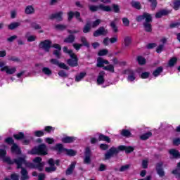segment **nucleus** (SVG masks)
Here are the masks:
<instances>
[{
    "label": "nucleus",
    "instance_id": "obj_1",
    "mask_svg": "<svg viewBox=\"0 0 180 180\" xmlns=\"http://www.w3.org/2000/svg\"><path fill=\"white\" fill-rule=\"evenodd\" d=\"M89 9L91 12H98V11H101V12H112L113 11L115 13H120V6L115 4H112V7L103 4L97 6L90 5L89 6Z\"/></svg>",
    "mask_w": 180,
    "mask_h": 180
},
{
    "label": "nucleus",
    "instance_id": "obj_2",
    "mask_svg": "<svg viewBox=\"0 0 180 180\" xmlns=\"http://www.w3.org/2000/svg\"><path fill=\"white\" fill-rule=\"evenodd\" d=\"M26 158H27V156L26 155H22L21 156L18 157V160H17V169L22 168V165H25L27 168H37L34 163L27 162V160H26Z\"/></svg>",
    "mask_w": 180,
    "mask_h": 180
},
{
    "label": "nucleus",
    "instance_id": "obj_3",
    "mask_svg": "<svg viewBox=\"0 0 180 180\" xmlns=\"http://www.w3.org/2000/svg\"><path fill=\"white\" fill-rule=\"evenodd\" d=\"M48 151L49 149L47 148V146H46L44 143H42L32 148L29 154H32V155H47Z\"/></svg>",
    "mask_w": 180,
    "mask_h": 180
},
{
    "label": "nucleus",
    "instance_id": "obj_4",
    "mask_svg": "<svg viewBox=\"0 0 180 180\" xmlns=\"http://www.w3.org/2000/svg\"><path fill=\"white\" fill-rule=\"evenodd\" d=\"M5 155H6V150L0 149V158H3L4 162H6L9 165H13V164L18 165L17 161L19 160V157L12 160L9 156L6 157Z\"/></svg>",
    "mask_w": 180,
    "mask_h": 180
},
{
    "label": "nucleus",
    "instance_id": "obj_5",
    "mask_svg": "<svg viewBox=\"0 0 180 180\" xmlns=\"http://www.w3.org/2000/svg\"><path fill=\"white\" fill-rule=\"evenodd\" d=\"M117 154H119V150H117V148L112 146L105 153L104 160H110Z\"/></svg>",
    "mask_w": 180,
    "mask_h": 180
},
{
    "label": "nucleus",
    "instance_id": "obj_6",
    "mask_svg": "<svg viewBox=\"0 0 180 180\" xmlns=\"http://www.w3.org/2000/svg\"><path fill=\"white\" fill-rule=\"evenodd\" d=\"M39 48L44 50L45 53H49L50 51V49H51V41L46 39L41 41L39 44Z\"/></svg>",
    "mask_w": 180,
    "mask_h": 180
},
{
    "label": "nucleus",
    "instance_id": "obj_7",
    "mask_svg": "<svg viewBox=\"0 0 180 180\" xmlns=\"http://www.w3.org/2000/svg\"><path fill=\"white\" fill-rule=\"evenodd\" d=\"M0 67H1V72H5L6 74H8L9 75H12V74L16 72V68L15 67L11 68L9 66H5L4 62H0Z\"/></svg>",
    "mask_w": 180,
    "mask_h": 180
},
{
    "label": "nucleus",
    "instance_id": "obj_8",
    "mask_svg": "<svg viewBox=\"0 0 180 180\" xmlns=\"http://www.w3.org/2000/svg\"><path fill=\"white\" fill-rule=\"evenodd\" d=\"M109 31L105 27H100L93 33L94 37H99V36H106Z\"/></svg>",
    "mask_w": 180,
    "mask_h": 180
},
{
    "label": "nucleus",
    "instance_id": "obj_9",
    "mask_svg": "<svg viewBox=\"0 0 180 180\" xmlns=\"http://www.w3.org/2000/svg\"><path fill=\"white\" fill-rule=\"evenodd\" d=\"M63 15H64V12L63 11L52 13L49 15V19L50 20H54V19H56L58 22H63V20H64Z\"/></svg>",
    "mask_w": 180,
    "mask_h": 180
},
{
    "label": "nucleus",
    "instance_id": "obj_10",
    "mask_svg": "<svg viewBox=\"0 0 180 180\" xmlns=\"http://www.w3.org/2000/svg\"><path fill=\"white\" fill-rule=\"evenodd\" d=\"M151 18H153L151 14L148 13H143V15L136 16V22H143L145 19V22H148L149 20H151Z\"/></svg>",
    "mask_w": 180,
    "mask_h": 180
},
{
    "label": "nucleus",
    "instance_id": "obj_11",
    "mask_svg": "<svg viewBox=\"0 0 180 180\" xmlns=\"http://www.w3.org/2000/svg\"><path fill=\"white\" fill-rule=\"evenodd\" d=\"M32 161L36 164L35 167L38 169V170L40 172L43 171L44 168V162H41V157H36Z\"/></svg>",
    "mask_w": 180,
    "mask_h": 180
},
{
    "label": "nucleus",
    "instance_id": "obj_12",
    "mask_svg": "<svg viewBox=\"0 0 180 180\" xmlns=\"http://www.w3.org/2000/svg\"><path fill=\"white\" fill-rule=\"evenodd\" d=\"M91 157H92V151L91 150V148H86L85 152H84V163L91 164Z\"/></svg>",
    "mask_w": 180,
    "mask_h": 180
},
{
    "label": "nucleus",
    "instance_id": "obj_13",
    "mask_svg": "<svg viewBox=\"0 0 180 180\" xmlns=\"http://www.w3.org/2000/svg\"><path fill=\"white\" fill-rule=\"evenodd\" d=\"M20 170V180H29L30 179V176H29V172H27V169L26 168L21 167L19 168Z\"/></svg>",
    "mask_w": 180,
    "mask_h": 180
},
{
    "label": "nucleus",
    "instance_id": "obj_14",
    "mask_svg": "<svg viewBox=\"0 0 180 180\" xmlns=\"http://www.w3.org/2000/svg\"><path fill=\"white\" fill-rule=\"evenodd\" d=\"M164 165V162H159L156 164V171L159 176L162 178V176H165V172H164V169H162V166Z\"/></svg>",
    "mask_w": 180,
    "mask_h": 180
},
{
    "label": "nucleus",
    "instance_id": "obj_15",
    "mask_svg": "<svg viewBox=\"0 0 180 180\" xmlns=\"http://www.w3.org/2000/svg\"><path fill=\"white\" fill-rule=\"evenodd\" d=\"M151 22H153V18H150V20H149V21H145L143 22L144 30L148 33H151V32H153V26L151 25Z\"/></svg>",
    "mask_w": 180,
    "mask_h": 180
},
{
    "label": "nucleus",
    "instance_id": "obj_16",
    "mask_svg": "<svg viewBox=\"0 0 180 180\" xmlns=\"http://www.w3.org/2000/svg\"><path fill=\"white\" fill-rule=\"evenodd\" d=\"M105 64L106 65H109V62L108 61V60L106 59H103V58H98L97 59V64H96V67H98V68H103V67H105Z\"/></svg>",
    "mask_w": 180,
    "mask_h": 180
},
{
    "label": "nucleus",
    "instance_id": "obj_17",
    "mask_svg": "<svg viewBox=\"0 0 180 180\" xmlns=\"http://www.w3.org/2000/svg\"><path fill=\"white\" fill-rule=\"evenodd\" d=\"M11 153L13 154H16L17 155H20L22 154V150H20V148L16 144L13 143V146H11Z\"/></svg>",
    "mask_w": 180,
    "mask_h": 180
},
{
    "label": "nucleus",
    "instance_id": "obj_18",
    "mask_svg": "<svg viewBox=\"0 0 180 180\" xmlns=\"http://www.w3.org/2000/svg\"><path fill=\"white\" fill-rule=\"evenodd\" d=\"M53 150L57 151L58 154H61V153H64L65 151V148L61 143H57L53 148Z\"/></svg>",
    "mask_w": 180,
    "mask_h": 180
},
{
    "label": "nucleus",
    "instance_id": "obj_19",
    "mask_svg": "<svg viewBox=\"0 0 180 180\" xmlns=\"http://www.w3.org/2000/svg\"><path fill=\"white\" fill-rule=\"evenodd\" d=\"M105 71H101L98 74V77L97 78V83L98 85H101L105 82Z\"/></svg>",
    "mask_w": 180,
    "mask_h": 180
},
{
    "label": "nucleus",
    "instance_id": "obj_20",
    "mask_svg": "<svg viewBox=\"0 0 180 180\" xmlns=\"http://www.w3.org/2000/svg\"><path fill=\"white\" fill-rule=\"evenodd\" d=\"M75 165H77V162H72L71 163L65 172L66 175H71V174L74 172V169H75Z\"/></svg>",
    "mask_w": 180,
    "mask_h": 180
},
{
    "label": "nucleus",
    "instance_id": "obj_21",
    "mask_svg": "<svg viewBox=\"0 0 180 180\" xmlns=\"http://www.w3.org/2000/svg\"><path fill=\"white\" fill-rule=\"evenodd\" d=\"M75 41V35L69 34L66 38L64 39L63 42L69 44H72Z\"/></svg>",
    "mask_w": 180,
    "mask_h": 180
},
{
    "label": "nucleus",
    "instance_id": "obj_22",
    "mask_svg": "<svg viewBox=\"0 0 180 180\" xmlns=\"http://www.w3.org/2000/svg\"><path fill=\"white\" fill-rule=\"evenodd\" d=\"M117 19H115L114 20L111 21L110 23V26L114 33H117L119 32V29L117 28Z\"/></svg>",
    "mask_w": 180,
    "mask_h": 180
},
{
    "label": "nucleus",
    "instance_id": "obj_23",
    "mask_svg": "<svg viewBox=\"0 0 180 180\" xmlns=\"http://www.w3.org/2000/svg\"><path fill=\"white\" fill-rule=\"evenodd\" d=\"M131 37L127 36L124 38V47H130L131 46Z\"/></svg>",
    "mask_w": 180,
    "mask_h": 180
},
{
    "label": "nucleus",
    "instance_id": "obj_24",
    "mask_svg": "<svg viewBox=\"0 0 180 180\" xmlns=\"http://www.w3.org/2000/svg\"><path fill=\"white\" fill-rule=\"evenodd\" d=\"M19 26H20V22H13L8 25V29L9 30H15V29H18V27H19Z\"/></svg>",
    "mask_w": 180,
    "mask_h": 180
},
{
    "label": "nucleus",
    "instance_id": "obj_25",
    "mask_svg": "<svg viewBox=\"0 0 180 180\" xmlns=\"http://www.w3.org/2000/svg\"><path fill=\"white\" fill-rule=\"evenodd\" d=\"M75 141V137L74 136H66L62 139V143H70Z\"/></svg>",
    "mask_w": 180,
    "mask_h": 180
},
{
    "label": "nucleus",
    "instance_id": "obj_26",
    "mask_svg": "<svg viewBox=\"0 0 180 180\" xmlns=\"http://www.w3.org/2000/svg\"><path fill=\"white\" fill-rule=\"evenodd\" d=\"M166 15H168V11L167 10H162L155 14V18L157 19H160L162 18V16H165Z\"/></svg>",
    "mask_w": 180,
    "mask_h": 180
},
{
    "label": "nucleus",
    "instance_id": "obj_27",
    "mask_svg": "<svg viewBox=\"0 0 180 180\" xmlns=\"http://www.w3.org/2000/svg\"><path fill=\"white\" fill-rule=\"evenodd\" d=\"M169 153L171 155H172L173 158H180V153L177 150L171 149L169 150Z\"/></svg>",
    "mask_w": 180,
    "mask_h": 180
},
{
    "label": "nucleus",
    "instance_id": "obj_28",
    "mask_svg": "<svg viewBox=\"0 0 180 180\" xmlns=\"http://www.w3.org/2000/svg\"><path fill=\"white\" fill-rule=\"evenodd\" d=\"M68 64L70 67H78V59H68Z\"/></svg>",
    "mask_w": 180,
    "mask_h": 180
},
{
    "label": "nucleus",
    "instance_id": "obj_29",
    "mask_svg": "<svg viewBox=\"0 0 180 180\" xmlns=\"http://www.w3.org/2000/svg\"><path fill=\"white\" fill-rule=\"evenodd\" d=\"M130 4L132 8H134V9H137L138 11L141 9V4H140L139 1H132Z\"/></svg>",
    "mask_w": 180,
    "mask_h": 180
},
{
    "label": "nucleus",
    "instance_id": "obj_30",
    "mask_svg": "<svg viewBox=\"0 0 180 180\" xmlns=\"http://www.w3.org/2000/svg\"><path fill=\"white\" fill-rule=\"evenodd\" d=\"M68 26L63 24H58L54 26V29L56 30H59L60 32H63L67 29Z\"/></svg>",
    "mask_w": 180,
    "mask_h": 180
},
{
    "label": "nucleus",
    "instance_id": "obj_31",
    "mask_svg": "<svg viewBox=\"0 0 180 180\" xmlns=\"http://www.w3.org/2000/svg\"><path fill=\"white\" fill-rule=\"evenodd\" d=\"M86 75V72H80L79 75L75 76V81L76 82H79L82 79H84Z\"/></svg>",
    "mask_w": 180,
    "mask_h": 180
},
{
    "label": "nucleus",
    "instance_id": "obj_32",
    "mask_svg": "<svg viewBox=\"0 0 180 180\" xmlns=\"http://www.w3.org/2000/svg\"><path fill=\"white\" fill-rule=\"evenodd\" d=\"M91 22H87L86 23V25H84V27H83V32L84 33H89V32H91Z\"/></svg>",
    "mask_w": 180,
    "mask_h": 180
},
{
    "label": "nucleus",
    "instance_id": "obj_33",
    "mask_svg": "<svg viewBox=\"0 0 180 180\" xmlns=\"http://www.w3.org/2000/svg\"><path fill=\"white\" fill-rule=\"evenodd\" d=\"M136 61H138V64H139V65H144L146 63V58L141 56H137Z\"/></svg>",
    "mask_w": 180,
    "mask_h": 180
},
{
    "label": "nucleus",
    "instance_id": "obj_34",
    "mask_svg": "<svg viewBox=\"0 0 180 180\" xmlns=\"http://www.w3.org/2000/svg\"><path fill=\"white\" fill-rule=\"evenodd\" d=\"M164 71V68L162 67H158L156 70H155L153 72V77H158L161 72Z\"/></svg>",
    "mask_w": 180,
    "mask_h": 180
},
{
    "label": "nucleus",
    "instance_id": "obj_35",
    "mask_svg": "<svg viewBox=\"0 0 180 180\" xmlns=\"http://www.w3.org/2000/svg\"><path fill=\"white\" fill-rule=\"evenodd\" d=\"M99 141H106L107 143L110 142V138L109 136H106L103 134H100L98 137Z\"/></svg>",
    "mask_w": 180,
    "mask_h": 180
},
{
    "label": "nucleus",
    "instance_id": "obj_36",
    "mask_svg": "<svg viewBox=\"0 0 180 180\" xmlns=\"http://www.w3.org/2000/svg\"><path fill=\"white\" fill-rule=\"evenodd\" d=\"M105 71H109V72H115V66L113 65H108L103 68Z\"/></svg>",
    "mask_w": 180,
    "mask_h": 180
},
{
    "label": "nucleus",
    "instance_id": "obj_37",
    "mask_svg": "<svg viewBox=\"0 0 180 180\" xmlns=\"http://www.w3.org/2000/svg\"><path fill=\"white\" fill-rule=\"evenodd\" d=\"M25 13L27 15H32V13H34V8L32 6H28L25 8Z\"/></svg>",
    "mask_w": 180,
    "mask_h": 180
},
{
    "label": "nucleus",
    "instance_id": "obj_38",
    "mask_svg": "<svg viewBox=\"0 0 180 180\" xmlns=\"http://www.w3.org/2000/svg\"><path fill=\"white\" fill-rule=\"evenodd\" d=\"M151 136H153V133L148 132V133H146V134L141 135L140 136V139H141V140L146 141V140H148V139H150V137H151Z\"/></svg>",
    "mask_w": 180,
    "mask_h": 180
},
{
    "label": "nucleus",
    "instance_id": "obj_39",
    "mask_svg": "<svg viewBox=\"0 0 180 180\" xmlns=\"http://www.w3.org/2000/svg\"><path fill=\"white\" fill-rule=\"evenodd\" d=\"M81 44L82 46H84L85 47H87L89 49V42H88V40H86V38L85 37H81Z\"/></svg>",
    "mask_w": 180,
    "mask_h": 180
},
{
    "label": "nucleus",
    "instance_id": "obj_40",
    "mask_svg": "<svg viewBox=\"0 0 180 180\" xmlns=\"http://www.w3.org/2000/svg\"><path fill=\"white\" fill-rule=\"evenodd\" d=\"M42 72L45 75L49 77V75H51L53 74V72L51 70H50L49 68H42Z\"/></svg>",
    "mask_w": 180,
    "mask_h": 180
},
{
    "label": "nucleus",
    "instance_id": "obj_41",
    "mask_svg": "<svg viewBox=\"0 0 180 180\" xmlns=\"http://www.w3.org/2000/svg\"><path fill=\"white\" fill-rule=\"evenodd\" d=\"M65 152L68 155H70V157H74V155H77V152L72 149H67L65 148Z\"/></svg>",
    "mask_w": 180,
    "mask_h": 180
},
{
    "label": "nucleus",
    "instance_id": "obj_42",
    "mask_svg": "<svg viewBox=\"0 0 180 180\" xmlns=\"http://www.w3.org/2000/svg\"><path fill=\"white\" fill-rule=\"evenodd\" d=\"M121 134L124 137H130V136H131V133L127 129H122L121 131Z\"/></svg>",
    "mask_w": 180,
    "mask_h": 180
},
{
    "label": "nucleus",
    "instance_id": "obj_43",
    "mask_svg": "<svg viewBox=\"0 0 180 180\" xmlns=\"http://www.w3.org/2000/svg\"><path fill=\"white\" fill-rule=\"evenodd\" d=\"M108 53H109V51L108 49H101L98 51V56H99L100 57H102L103 56H107Z\"/></svg>",
    "mask_w": 180,
    "mask_h": 180
},
{
    "label": "nucleus",
    "instance_id": "obj_44",
    "mask_svg": "<svg viewBox=\"0 0 180 180\" xmlns=\"http://www.w3.org/2000/svg\"><path fill=\"white\" fill-rule=\"evenodd\" d=\"M56 170H57V167H56V166H51L49 167L45 168L46 172H48V173L54 172Z\"/></svg>",
    "mask_w": 180,
    "mask_h": 180
},
{
    "label": "nucleus",
    "instance_id": "obj_45",
    "mask_svg": "<svg viewBox=\"0 0 180 180\" xmlns=\"http://www.w3.org/2000/svg\"><path fill=\"white\" fill-rule=\"evenodd\" d=\"M53 54L58 60H60V58H61V50H53Z\"/></svg>",
    "mask_w": 180,
    "mask_h": 180
},
{
    "label": "nucleus",
    "instance_id": "obj_46",
    "mask_svg": "<svg viewBox=\"0 0 180 180\" xmlns=\"http://www.w3.org/2000/svg\"><path fill=\"white\" fill-rule=\"evenodd\" d=\"M13 137L15 140H22V139L25 137V134H23V132H20L18 134L13 135Z\"/></svg>",
    "mask_w": 180,
    "mask_h": 180
},
{
    "label": "nucleus",
    "instance_id": "obj_47",
    "mask_svg": "<svg viewBox=\"0 0 180 180\" xmlns=\"http://www.w3.org/2000/svg\"><path fill=\"white\" fill-rule=\"evenodd\" d=\"M178 59L176 58H172L168 63L169 67H174Z\"/></svg>",
    "mask_w": 180,
    "mask_h": 180
},
{
    "label": "nucleus",
    "instance_id": "obj_48",
    "mask_svg": "<svg viewBox=\"0 0 180 180\" xmlns=\"http://www.w3.org/2000/svg\"><path fill=\"white\" fill-rule=\"evenodd\" d=\"M128 169H130V165H125L122 166L120 168V172H124L125 171H127Z\"/></svg>",
    "mask_w": 180,
    "mask_h": 180
},
{
    "label": "nucleus",
    "instance_id": "obj_49",
    "mask_svg": "<svg viewBox=\"0 0 180 180\" xmlns=\"http://www.w3.org/2000/svg\"><path fill=\"white\" fill-rule=\"evenodd\" d=\"M74 16H75L76 19H77V20H79V22H84V20H82V18H81V13L76 11L74 13Z\"/></svg>",
    "mask_w": 180,
    "mask_h": 180
},
{
    "label": "nucleus",
    "instance_id": "obj_50",
    "mask_svg": "<svg viewBox=\"0 0 180 180\" xmlns=\"http://www.w3.org/2000/svg\"><path fill=\"white\" fill-rule=\"evenodd\" d=\"M148 2H150L151 3V8H152V10L154 11V9H155V8H157V0H148Z\"/></svg>",
    "mask_w": 180,
    "mask_h": 180
},
{
    "label": "nucleus",
    "instance_id": "obj_51",
    "mask_svg": "<svg viewBox=\"0 0 180 180\" xmlns=\"http://www.w3.org/2000/svg\"><path fill=\"white\" fill-rule=\"evenodd\" d=\"M31 27H32L35 30H39L41 29V26H40V25H39L36 22L31 23Z\"/></svg>",
    "mask_w": 180,
    "mask_h": 180
},
{
    "label": "nucleus",
    "instance_id": "obj_52",
    "mask_svg": "<svg viewBox=\"0 0 180 180\" xmlns=\"http://www.w3.org/2000/svg\"><path fill=\"white\" fill-rule=\"evenodd\" d=\"M59 77H62V78H67L68 77V74L65 72L64 70H60L58 72Z\"/></svg>",
    "mask_w": 180,
    "mask_h": 180
},
{
    "label": "nucleus",
    "instance_id": "obj_53",
    "mask_svg": "<svg viewBox=\"0 0 180 180\" xmlns=\"http://www.w3.org/2000/svg\"><path fill=\"white\" fill-rule=\"evenodd\" d=\"M101 22H102V21L100 19L96 20L93 22L91 27H93V28L98 27V26H99V25H101Z\"/></svg>",
    "mask_w": 180,
    "mask_h": 180
},
{
    "label": "nucleus",
    "instance_id": "obj_54",
    "mask_svg": "<svg viewBox=\"0 0 180 180\" xmlns=\"http://www.w3.org/2000/svg\"><path fill=\"white\" fill-rule=\"evenodd\" d=\"M134 151V148L131 146H126L125 153L127 154H130V153H133Z\"/></svg>",
    "mask_w": 180,
    "mask_h": 180
},
{
    "label": "nucleus",
    "instance_id": "obj_55",
    "mask_svg": "<svg viewBox=\"0 0 180 180\" xmlns=\"http://www.w3.org/2000/svg\"><path fill=\"white\" fill-rule=\"evenodd\" d=\"M9 61H14L15 63H19L20 61V59L16 56H9L8 57Z\"/></svg>",
    "mask_w": 180,
    "mask_h": 180
},
{
    "label": "nucleus",
    "instance_id": "obj_56",
    "mask_svg": "<svg viewBox=\"0 0 180 180\" xmlns=\"http://www.w3.org/2000/svg\"><path fill=\"white\" fill-rule=\"evenodd\" d=\"M180 6V0H176L174 2V9L175 11H178Z\"/></svg>",
    "mask_w": 180,
    "mask_h": 180
},
{
    "label": "nucleus",
    "instance_id": "obj_57",
    "mask_svg": "<svg viewBox=\"0 0 180 180\" xmlns=\"http://www.w3.org/2000/svg\"><path fill=\"white\" fill-rule=\"evenodd\" d=\"M122 22H123L124 26H126L127 27L130 26V21L127 18H122Z\"/></svg>",
    "mask_w": 180,
    "mask_h": 180
},
{
    "label": "nucleus",
    "instance_id": "obj_58",
    "mask_svg": "<svg viewBox=\"0 0 180 180\" xmlns=\"http://www.w3.org/2000/svg\"><path fill=\"white\" fill-rule=\"evenodd\" d=\"M58 67H59V68H62L63 70H70V68H68V66H67V65H65L64 63H60Z\"/></svg>",
    "mask_w": 180,
    "mask_h": 180
},
{
    "label": "nucleus",
    "instance_id": "obj_59",
    "mask_svg": "<svg viewBox=\"0 0 180 180\" xmlns=\"http://www.w3.org/2000/svg\"><path fill=\"white\" fill-rule=\"evenodd\" d=\"M50 63L51 64H53V65H57L58 67L60 65V61H58V60L56 58L51 59Z\"/></svg>",
    "mask_w": 180,
    "mask_h": 180
},
{
    "label": "nucleus",
    "instance_id": "obj_60",
    "mask_svg": "<svg viewBox=\"0 0 180 180\" xmlns=\"http://www.w3.org/2000/svg\"><path fill=\"white\" fill-rule=\"evenodd\" d=\"M174 175H176V178H180V169H176L172 172Z\"/></svg>",
    "mask_w": 180,
    "mask_h": 180
},
{
    "label": "nucleus",
    "instance_id": "obj_61",
    "mask_svg": "<svg viewBox=\"0 0 180 180\" xmlns=\"http://www.w3.org/2000/svg\"><path fill=\"white\" fill-rule=\"evenodd\" d=\"M75 49H76L77 51L78 50H80L81 47H82V44L75 43L72 44Z\"/></svg>",
    "mask_w": 180,
    "mask_h": 180
},
{
    "label": "nucleus",
    "instance_id": "obj_62",
    "mask_svg": "<svg viewBox=\"0 0 180 180\" xmlns=\"http://www.w3.org/2000/svg\"><path fill=\"white\" fill-rule=\"evenodd\" d=\"M164 47H165L164 44L159 45L156 49V52L159 53H161L162 50H164Z\"/></svg>",
    "mask_w": 180,
    "mask_h": 180
},
{
    "label": "nucleus",
    "instance_id": "obj_63",
    "mask_svg": "<svg viewBox=\"0 0 180 180\" xmlns=\"http://www.w3.org/2000/svg\"><path fill=\"white\" fill-rule=\"evenodd\" d=\"M150 77V72H143L141 75V78L146 79Z\"/></svg>",
    "mask_w": 180,
    "mask_h": 180
},
{
    "label": "nucleus",
    "instance_id": "obj_64",
    "mask_svg": "<svg viewBox=\"0 0 180 180\" xmlns=\"http://www.w3.org/2000/svg\"><path fill=\"white\" fill-rule=\"evenodd\" d=\"M174 146H179L180 144V138H176L173 139Z\"/></svg>",
    "mask_w": 180,
    "mask_h": 180
}]
</instances>
